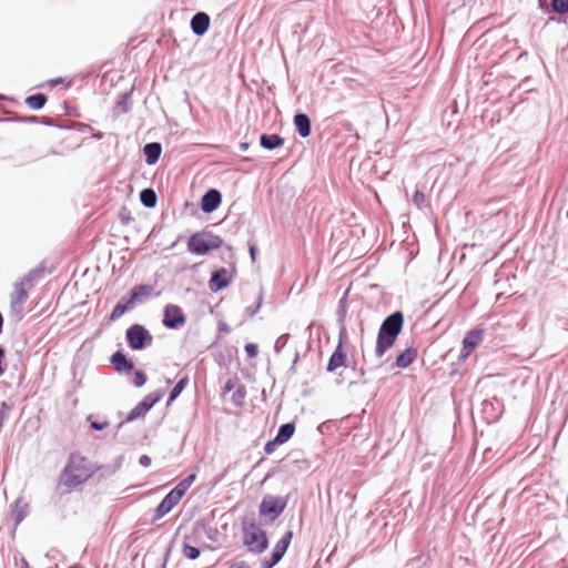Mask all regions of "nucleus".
Instances as JSON below:
<instances>
[{"label":"nucleus","instance_id":"f257e3e1","mask_svg":"<svg viewBox=\"0 0 568 568\" xmlns=\"http://www.w3.org/2000/svg\"><path fill=\"white\" fill-rule=\"evenodd\" d=\"M404 324L405 317L402 311H395L383 320L376 337V357H383L395 345Z\"/></svg>","mask_w":568,"mask_h":568},{"label":"nucleus","instance_id":"f03ea898","mask_svg":"<svg viewBox=\"0 0 568 568\" xmlns=\"http://www.w3.org/2000/svg\"><path fill=\"white\" fill-rule=\"evenodd\" d=\"M92 474L87 460L79 456H71L67 467L60 476V484L71 488L87 480Z\"/></svg>","mask_w":568,"mask_h":568},{"label":"nucleus","instance_id":"7ed1b4c3","mask_svg":"<svg viewBox=\"0 0 568 568\" xmlns=\"http://www.w3.org/2000/svg\"><path fill=\"white\" fill-rule=\"evenodd\" d=\"M243 544L253 554H262L268 547L266 532L254 520L242 523Z\"/></svg>","mask_w":568,"mask_h":568},{"label":"nucleus","instance_id":"20e7f679","mask_svg":"<svg viewBox=\"0 0 568 568\" xmlns=\"http://www.w3.org/2000/svg\"><path fill=\"white\" fill-rule=\"evenodd\" d=\"M223 244L222 237L212 232H196L187 240V251L202 256L212 250L220 248Z\"/></svg>","mask_w":568,"mask_h":568},{"label":"nucleus","instance_id":"39448f33","mask_svg":"<svg viewBox=\"0 0 568 568\" xmlns=\"http://www.w3.org/2000/svg\"><path fill=\"white\" fill-rule=\"evenodd\" d=\"M287 497L267 494L263 497L258 506V514L262 518H266L268 521H274L283 514L287 506Z\"/></svg>","mask_w":568,"mask_h":568},{"label":"nucleus","instance_id":"423d86ee","mask_svg":"<svg viewBox=\"0 0 568 568\" xmlns=\"http://www.w3.org/2000/svg\"><path fill=\"white\" fill-rule=\"evenodd\" d=\"M125 339L132 351H142L152 344L153 336L145 326L132 324L125 332Z\"/></svg>","mask_w":568,"mask_h":568},{"label":"nucleus","instance_id":"0eeeda50","mask_svg":"<svg viewBox=\"0 0 568 568\" xmlns=\"http://www.w3.org/2000/svg\"><path fill=\"white\" fill-rule=\"evenodd\" d=\"M163 394L162 392H152L143 397L141 402H139L126 415L125 419L121 422L120 426L123 423H131L136 419L143 418L154 406L158 404Z\"/></svg>","mask_w":568,"mask_h":568},{"label":"nucleus","instance_id":"6e6552de","mask_svg":"<svg viewBox=\"0 0 568 568\" xmlns=\"http://www.w3.org/2000/svg\"><path fill=\"white\" fill-rule=\"evenodd\" d=\"M293 538V531L287 530L282 538L276 542L274 548L272 549L270 556L264 557L261 562V568H273L275 567L284 557L287 551V548L291 545Z\"/></svg>","mask_w":568,"mask_h":568},{"label":"nucleus","instance_id":"1a4fd4ad","mask_svg":"<svg viewBox=\"0 0 568 568\" xmlns=\"http://www.w3.org/2000/svg\"><path fill=\"white\" fill-rule=\"evenodd\" d=\"M186 323L182 308L175 304H168L163 310L162 324L169 329H179Z\"/></svg>","mask_w":568,"mask_h":568},{"label":"nucleus","instance_id":"9d476101","mask_svg":"<svg viewBox=\"0 0 568 568\" xmlns=\"http://www.w3.org/2000/svg\"><path fill=\"white\" fill-rule=\"evenodd\" d=\"M485 329L475 327L466 333L463 338V347L458 356L459 361H465L475 348L483 342Z\"/></svg>","mask_w":568,"mask_h":568},{"label":"nucleus","instance_id":"9b49d317","mask_svg":"<svg viewBox=\"0 0 568 568\" xmlns=\"http://www.w3.org/2000/svg\"><path fill=\"white\" fill-rule=\"evenodd\" d=\"M503 402L496 397L481 403V413L487 424L497 422L503 413Z\"/></svg>","mask_w":568,"mask_h":568},{"label":"nucleus","instance_id":"f8f14e48","mask_svg":"<svg viewBox=\"0 0 568 568\" xmlns=\"http://www.w3.org/2000/svg\"><path fill=\"white\" fill-rule=\"evenodd\" d=\"M222 203V193L217 189H209L201 197L200 207L203 213L211 214Z\"/></svg>","mask_w":568,"mask_h":568},{"label":"nucleus","instance_id":"ddd939ff","mask_svg":"<svg viewBox=\"0 0 568 568\" xmlns=\"http://www.w3.org/2000/svg\"><path fill=\"white\" fill-rule=\"evenodd\" d=\"M345 338L346 337H342V335L338 334L337 346H336L335 351L333 352V354L329 356L327 365H326V371L328 373H333L337 368L343 367V366L346 365L347 354H346V352L344 351V347H343Z\"/></svg>","mask_w":568,"mask_h":568},{"label":"nucleus","instance_id":"4468645a","mask_svg":"<svg viewBox=\"0 0 568 568\" xmlns=\"http://www.w3.org/2000/svg\"><path fill=\"white\" fill-rule=\"evenodd\" d=\"M232 282V276L230 275L229 270L225 267H220L212 272L211 277L209 280V288L211 292L216 293L227 287Z\"/></svg>","mask_w":568,"mask_h":568},{"label":"nucleus","instance_id":"2eb2a0df","mask_svg":"<svg viewBox=\"0 0 568 568\" xmlns=\"http://www.w3.org/2000/svg\"><path fill=\"white\" fill-rule=\"evenodd\" d=\"M211 18L206 12H196L190 21V28L194 36L203 37L210 29Z\"/></svg>","mask_w":568,"mask_h":568},{"label":"nucleus","instance_id":"dca6fc26","mask_svg":"<svg viewBox=\"0 0 568 568\" xmlns=\"http://www.w3.org/2000/svg\"><path fill=\"white\" fill-rule=\"evenodd\" d=\"M28 300V292L23 282H19L14 284L13 291L10 295V305L11 308L20 313L23 310V305Z\"/></svg>","mask_w":568,"mask_h":568},{"label":"nucleus","instance_id":"f3484780","mask_svg":"<svg viewBox=\"0 0 568 568\" xmlns=\"http://www.w3.org/2000/svg\"><path fill=\"white\" fill-rule=\"evenodd\" d=\"M538 7L544 13L568 14V0H538Z\"/></svg>","mask_w":568,"mask_h":568},{"label":"nucleus","instance_id":"a211bd4d","mask_svg":"<svg viewBox=\"0 0 568 568\" xmlns=\"http://www.w3.org/2000/svg\"><path fill=\"white\" fill-rule=\"evenodd\" d=\"M119 374H126L134 369V363L122 351L114 352L109 358Z\"/></svg>","mask_w":568,"mask_h":568},{"label":"nucleus","instance_id":"6ab92c4d","mask_svg":"<svg viewBox=\"0 0 568 568\" xmlns=\"http://www.w3.org/2000/svg\"><path fill=\"white\" fill-rule=\"evenodd\" d=\"M418 352L415 347H406L403 352H400L395 362L392 364V368L404 369L410 366L417 358Z\"/></svg>","mask_w":568,"mask_h":568},{"label":"nucleus","instance_id":"aec40b11","mask_svg":"<svg viewBox=\"0 0 568 568\" xmlns=\"http://www.w3.org/2000/svg\"><path fill=\"white\" fill-rule=\"evenodd\" d=\"M293 123L297 134L305 139L308 138L312 133V122L310 116L304 112L295 113L293 118Z\"/></svg>","mask_w":568,"mask_h":568},{"label":"nucleus","instance_id":"412c9836","mask_svg":"<svg viewBox=\"0 0 568 568\" xmlns=\"http://www.w3.org/2000/svg\"><path fill=\"white\" fill-rule=\"evenodd\" d=\"M133 92V87L120 93L113 105V114L119 116L121 114H125L131 110V97Z\"/></svg>","mask_w":568,"mask_h":568},{"label":"nucleus","instance_id":"4be33fe9","mask_svg":"<svg viewBox=\"0 0 568 568\" xmlns=\"http://www.w3.org/2000/svg\"><path fill=\"white\" fill-rule=\"evenodd\" d=\"M179 501L180 500L169 491L155 508L153 520H159L164 517L179 504Z\"/></svg>","mask_w":568,"mask_h":568},{"label":"nucleus","instance_id":"5701e85b","mask_svg":"<svg viewBox=\"0 0 568 568\" xmlns=\"http://www.w3.org/2000/svg\"><path fill=\"white\" fill-rule=\"evenodd\" d=\"M143 154L148 165H154L161 158L162 145L159 142H150L143 146Z\"/></svg>","mask_w":568,"mask_h":568},{"label":"nucleus","instance_id":"b1692460","mask_svg":"<svg viewBox=\"0 0 568 568\" xmlns=\"http://www.w3.org/2000/svg\"><path fill=\"white\" fill-rule=\"evenodd\" d=\"M285 140L277 133H263L260 135V145L261 148L273 151L275 149L281 148L284 144Z\"/></svg>","mask_w":568,"mask_h":568},{"label":"nucleus","instance_id":"393cba45","mask_svg":"<svg viewBox=\"0 0 568 568\" xmlns=\"http://www.w3.org/2000/svg\"><path fill=\"white\" fill-rule=\"evenodd\" d=\"M152 291V285L140 284L133 286L128 296L132 300L134 304L142 303L145 298H148L151 295Z\"/></svg>","mask_w":568,"mask_h":568},{"label":"nucleus","instance_id":"a878e982","mask_svg":"<svg viewBox=\"0 0 568 568\" xmlns=\"http://www.w3.org/2000/svg\"><path fill=\"white\" fill-rule=\"evenodd\" d=\"M134 303L129 296H123L113 307L111 314L109 315V322L115 321L120 318L125 312L134 307Z\"/></svg>","mask_w":568,"mask_h":568},{"label":"nucleus","instance_id":"bb28decb","mask_svg":"<svg viewBox=\"0 0 568 568\" xmlns=\"http://www.w3.org/2000/svg\"><path fill=\"white\" fill-rule=\"evenodd\" d=\"M345 294H347V292ZM347 308H348L347 300H346V295H344L338 301V305H337V310H336L337 322L339 324V335H342V337L347 336V331H346V325H345Z\"/></svg>","mask_w":568,"mask_h":568},{"label":"nucleus","instance_id":"cd10ccee","mask_svg":"<svg viewBox=\"0 0 568 568\" xmlns=\"http://www.w3.org/2000/svg\"><path fill=\"white\" fill-rule=\"evenodd\" d=\"M196 478L195 474H190L185 478H183L173 489L170 490L174 497H176L179 500L182 499V497L185 495L187 489L191 487V485L194 483Z\"/></svg>","mask_w":568,"mask_h":568},{"label":"nucleus","instance_id":"c85d7f7f","mask_svg":"<svg viewBox=\"0 0 568 568\" xmlns=\"http://www.w3.org/2000/svg\"><path fill=\"white\" fill-rule=\"evenodd\" d=\"M295 428L296 427L293 422L282 424L277 429L275 438L283 445L293 437Z\"/></svg>","mask_w":568,"mask_h":568},{"label":"nucleus","instance_id":"c756f323","mask_svg":"<svg viewBox=\"0 0 568 568\" xmlns=\"http://www.w3.org/2000/svg\"><path fill=\"white\" fill-rule=\"evenodd\" d=\"M140 201L144 207L153 209L158 204V195L153 189L146 187L140 192Z\"/></svg>","mask_w":568,"mask_h":568},{"label":"nucleus","instance_id":"7c9ffc66","mask_svg":"<svg viewBox=\"0 0 568 568\" xmlns=\"http://www.w3.org/2000/svg\"><path fill=\"white\" fill-rule=\"evenodd\" d=\"M187 384H189L187 376L180 378L169 394L168 404H171L172 402H174L181 395V393L185 389Z\"/></svg>","mask_w":568,"mask_h":568},{"label":"nucleus","instance_id":"2f4dec72","mask_svg":"<svg viewBox=\"0 0 568 568\" xmlns=\"http://www.w3.org/2000/svg\"><path fill=\"white\" fill-rule=\"evenodd\" d=\"M429 554H419L407 561L408 568H426L430 562Z\"/></svg>","mask_w":568,"mask_h":568},{"label":"nucleus","instance_id":"473e14b6","mask_svg":"<svg viewBox=\"0 0 568 568\" xmlns=\"http://www.w3.org/2000/svg\"><path fill=\"white\" fill-rule=\"evenodd\" d=\"M47 97L43 93H37L26 98V104L32 110H39L44 106Z\"/></svg>","mask_w":568,"mask_h":568},{"label":"nucleus","instance_id":"72a5a7b5","mask_svg":"<svg viewBox=\"0 0 568 568\" xmlns=\"http://www.w3.org/2000/svg\"><path fill=\"white\" fill-rule=\"evenodd\" d=\"M182 554L186 559L195 560L200 557L201 550L200 548L184 541L182 545Z\"/></svg>","mask_w":568,"mask_h":568},{"label":"nucleus","instance_id":"f704fd0d","mask_svg":"<svg viewBox=\"0 0 568 568\" xmlns=\"http://www.w3.org/2000/svg\"><path fill=\"white\" fill-rule=\"evenodd\" d=\"M146 381H148V376H146V374L142 369H135L134 371L133 379H132L131 383L135 387L140 388V387L144 386Z\"/></svg>","mask_w":568,"mask_h":568},{"label":"nucleus","instance_id":"c9c22d12","mask_svg":"<svg viewBox=\"0 0 568 568\" xmlns=\"http://www.w3.org/2000/svg\"><path fill=\"white\" fill-rule=\"evenodd\" d=\"M412 201H413L414 205H416L419 210L427 206L426 196H425L424 192H422L419 190H416L414 192Z\"/></svg>","mask_w":568,"mask_h":568},{"label":"nucleus","instance_id":"e433bc0d","mask_svg":"<svg viewBox=\"0 0 568 568\" xmlns=\"http://www.w3.org/2000/svg\"><path fill=\"white\" fill-rule=\"evenodd\" d=\"M245 395H246V390H245V387L243 385H241L232 395V403L235 405V406H242L243 405V400L245 398Z\"/></svg>","mask_w":568,"mask_h":568},{"label":"nucleus","instance_id":"4c0bfd02","mask_svg":"<svg viewBox=\"0 0 568 568\" xmlns=\"http://www.w3.org/2000/svg\"><path fill=\"white\" fill-rule=\"evenodd\" d=\"M262 303H263V290L261 288L256 303L254 305L246 307V310H245L246 314L248 316H254L261 310Z\"/></svg>","mask_w":568,"mask_h":568},{"label":"nucleus","instance_id":"58836bf2","mask_svg":"<svg viewBox=\"0 0 568 568\" xmlns=\"http://www.w3.org/2000/svg\"><path fill=\"white\" fill-rule=\"evenodd\" d=\"M290 339V334H282L280 337H277V339L275 341V344H274V351L275 353H280L282 352V349L285 347V345L287 344Z\"/></svg>","mask_w":568,"mask_h":568},{"label":"nucleus","instance_id":"ea45409f","mask_svg":"<svg viewBox=\"0 0 568 568\" xmlns=\"http://www.w3.org/2000/svg\"><path fill=\"white\" fill-rule=\"evenodd\" d=\"M119 219L123 225H128L133 220L131 212L125 206L121 207Z\"/></svg>","mask_w":568,"mask_h":568},{"label":"nucleus","instance_id":"a19ab883","mask_svg":"<svg viewBox=\"0 0 568 568\" xmlns=\"http://www.w3.org/2000/svg\"><path fill=\"white\" fill-rule=\"evenodd\" d=\"M282 445L275 437L271 440H268L265 446H264V452L267 454V455H271L273 454L276 448Z\"/></svg>","mask_w":568,"mask_h":568},{"label":"nucleus","instance_id":"79ce46f5","mask_svg":"<svg viewBox=\"0 0 568 568\" xmlns=\"http://www.w3.org/2000/svg\"><path fill=\"white\" fill-rule=\"evenodd\" d=\"M245 353L248 358H254L257 356L258 353V346L255 343H247L245 345Z\"/></svg>","mask_w":568,"mask_h":568},{"label":"nucleus","instance_id":"37998d69","mask_svg":"<svg viewBox=\"0 0 568 568\" xmlns=\"http://www.w3.org/2000/svg\"><path fill=\"white\" fill-rule=\"evenodd\" d=\"M232 356H233V355H232V351H231V349H229V351H227V355H226V356H225V355H223V354H220V355H219V358H216V361H217V363H219V365H220V366H222V365H223V366H226V365L231 362Z\"/></svg>","mask_w":568,"mask_h":568},{"label":"nucleus","instance_id":"c03bdc74","mask_svg":"<svg viewBox=\"0 0 568 568\" xmlns=\"http://www.w3.org/2000/svg\"><path fill=\"white\" fill-rule=\"evenodd\" d=\"M248 253L252 262H255L257 255V247L254 243H248Z\"/></svg>","mask_w":568,"mask_h":568},{"label":"nucleus","instance_id":"a18cd8bd","mask_svg":"<svg viewBox=\"0 0 568 568\" xmlns=\"http://www.w3.org/2000/svg\"><path fill=\"white\" fill-rule=\"evenodd\" d=\"M151 463H152V459H151V457H150V456H148V455H142V456H140V458H139V464H140L142 467H145V468H146V467H149V466L151 465Z\"/></svg>","mask_w":568,"mask_h":568},{"label":"nucleus","instance_id":"49530a36","mask_svg":"<svg viewBox=\"0 0 568 568\" xmlns=\"http://www.w3.org/2000/svg\"><path fill=\"white\" fill-rule=\"evenodd\" d=\"M298 359H300V353H298V352H295V355H294V358H293L292 365H291V367H290V369H288V372H290L291 374H295V373H296V364H297Z\"/></svg>","mask_w":568,"mask_h":568},{"label":"nucleus","instance_id":"de8ad7c7","mask_svg":"<svg viewBox=\"0 0 568 568\" xmlns=\"http://www.w3.org/2000/svg\"><path fill=\"white\" fill-rule=\"evenodd\" d=\"M234 388H235V382L231 378L225 382L224 387H223L225 393H230Z\"/></svg>","mask_w":568,"mask_h":568},{"label":"nucleus","instance_id":"09e8293b","mask_svg":"<svg viewBox=\"0 0 568 568\" xmlns=\"http://www.w3.org/2000/svg\"><path fill=\"white\" fill-rule=\"evenodd\" d=\"M16 568H30L26 558L21 557L19 561H16Z\"/></svg>","mask_w":568,"mask_h":568},{"label":"nucleus","instance_id":"8fccbe9b","mask_svg":"<svg viewBox=\"0 0 568 568\" xmlns=\"http://www.w3.org/2000/svg\"><path fill=\"white\" fill-rule=\"evenodd\" d=\"M229 568H250V566L245 561H236L232 564Z\"/></svg>","mask_w":568,"mask_h":568},{"label":"nucleus","instance_id":"3c124183","mask_svg":"<svg viewBox=\"0 0 568 568\" xmlns=\"http://www.w3.org/2000/svg\"><path fill=\"white\" fill-rule=\"evenodd\" d=\"M219 331L224 332V333H230L231 328L226 323L222 322L219 324Z\"/></svg>","mask_w":568,"mask_h":568},{"label":"nucleus","instance_id":"603ef678","mask_svg":"<svg viewBox=\"0 0 568 568\" xmlns=\"http://www.w3.org/2000/svg\"><path fill=\"white\" fill-rule=\"evenodd\" d=\"M124 457L123 455H120L115 460H114V470L119 469L122 465V462H123Z\"/></svg>","mask_w":568,"mask_h":568},{"label":"nucleus","instance_id":"864d4df0","mask_svg":"<svg viewBox=\"0 0 568 568\" xmlns=\"http://www.w3.org/2000/svg\"><path fill=\"white\" fill-rule=\"evenodd\" d=\"M91 426H92V428H94V429L101 430V429H103V428H104L105 423L99 424V423H97V422H91Z\"/></svg>","mask_w":568,"mask_h":568},{"label":"nucleus","instance_id":"5fc2aeb1","mask_svg":"<svg viewBox=\"0 0 568 568\" xmlns=\"http://www.w3.org/2000/svg\"><path fill=\"white\" fill-rule=\"evenodd\" d=\"M248 148H250V143H248V142H241V143L239 144V149H240L241 151H243V152H244V151H247V150H248Z\"/></svg>","mask_w":568,"mask_h":568},{"label":"nucleus","instance_id":"6e6d98bb","mask_svg":"<svg viewBox=\"0 0 568 568\" xmlns=\"http://www.w3.org/2000/svg\"><path fill=\"white\" fill-rule=\"evenodd\" d=\"M2 329H3V316L0 313V334L2 333Z\"/></svg>","mask_w":568,"mask_h":568},{"label":"nucleus","instance_id":"4d7b16f0","mask_svg":"<svg viewBox=\"0 0 568 568\" xmlns=\"http://www.w3.org/2000/svg\"><path fill=\"white\" fill-rule=\"evenodd\" d=\"M61 82V79H54V80H51V83L52 84H57V83H60Z\"/></svg>","mask_w":568,"mask_h":568},{"label":"nucleus","instance_id":"13d9d810","mask_svg":"<svg viewBox=\"0 0 568 568\" xmlns=\"http://www.w3.org/2000/svg\"><path fill=\"white\" fill-rule=\"evenodd\" d=\"M359 376L363 377L365 375V371L363 368L359 369Z\"/></svg>","mask_w":568,"mask_h":568}]
</instances>
